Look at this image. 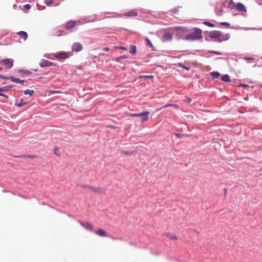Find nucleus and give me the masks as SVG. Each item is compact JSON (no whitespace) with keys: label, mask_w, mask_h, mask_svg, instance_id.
I'll list each match as a JSON object with an SVG mask.
<instances>
[{"label":"nucleus","mask_w":262,"mask_h":262,"mask_svg":"<svg viewBox=\"0 0 262 262\" xmlns=\"http://www.w3.org/2000/svg\"><path fill=\"white\" fill-rule=\"evenodd\" d=\"M22 157H26L29 159H34L36 158V156L33 155H28L27 156H23Z\"/></svg>","instance_id":"nucleus-27"},{"label":"nucleus","mask_w":262,"mask_h":262,"mask_svg":"<svg viewBox=\"0 0 262 262\" xmlns=\"http://www.w3.org/2000/svg\"><path fill=\"white\" fill-rule=\"evenodd\" d=\"M231 5H233V6H235L234 3L233 2L232 0H230L229 2V6L231 7Z\"/></svg>","instance_id":"nucleus-32"},{"label":"nucleus","mask_w":262,"mask_h":262,"mask_svg":"<svg viewBox=\"0 0 262 262\" xmlns=\"http://www.w3.org/2000/svg\"><path fill=\"white\" fill-rule=\"evenodd\" d=\"M13 85H7L4 87L0 88V92H7L10 89L12 88Z\"/></svg>","instance_id":"nucleus-16"},{"label":"nucleus","mask_w":262,"mask_h":262,"mask_svg":"<svg viewBox=\"0 0 262 262\" xmlns=\"http://www.w3.org/2000/svg\"><path fill=\"white\" fill-rule=\"evenodd\" d=\"M95 232L96 234L99 235L101 236L105 237L107 236V232L102 229H99Z\"/></svg>","instance_id":"nucleus-12"},{"label":"nucleus","mask_w":262,"mask_h":262,"mask_svg":"<svg viewBox=\"0 0 262 262\" xmlns=\"http://www.w3.org/2000/svg\"><path fill=\"white\" fill-rule=\"evenodd\" d=\"M149 114L150 113L148 111H145L140 114H132V117L137 118V119L134 120V121L137 122L136 126H138V128L137 129H135V132H137L138 129H141L142 124L148 119Z\"/></svg>","instance_id":"nucleus-1"},{"label":"nucleus","mask_w":262,"mask_h":262,"mask_svg":"<svg viewBox=\"0 0 262 262\" xmlns=\"http://www.w3.org/2000/svg\"><path fill=\"white\" fill-rule=\"evenodd\" d=\"M186 101L188 103H190L191 101V98H187Z\"/></svg>","instance_id":"nucleus-43"},{"label":"nucleus","mask_w":262,"mask_h":262,"mask_svg":"<svg viewBox=\"0 0 262 262\" xmlns=\"http://www.w3.org/2000/svg\"><path fill=\"white\" fill-rule=\"evenodd\" d=\"M126 58V57L125 56H123L122 57H119V58Z\"/></svg>","instance_id":"nucleus-47"},{"label":"nucleus","mask_w":262,"mask_h":262,"mask_svg":"<svg viewBox=\"0 0 262 262\" xmlns=\"http://www.w3.org/2000/svg\"><path fill=\"white\" fill-rule=\"evenodd\" d=\"M69 54L67 52H61L56 54L55 57L58 59H64L68 58Z\"/></svg>","instance_id":"nucleus-7"},{"label":"nucleus","mask_w":262,"mask_h":262,"mask_svg":"<svg viewBox=\"0 0 262 262\" xmlns=\"http://www.w3.org/2000/svg\"><path fill=\"white\" fill-rule=\"evenodd\" d=\"M204 24L209 27H214V24L210 23V22H208V21H204Z\"/></svg>","instance_id":"nucleus-26"},{"label":"nucleus","mask_w":262,"mask_h":262,"mask_svg":"<svg viewBox=\"0 0 262 262\" xmlns=\"http://www.w3.org/2000/svg\"><path fill=\"white\" fill-rule=\"evenodd\" d=\"M76 24V21L74 20H70L68 22L66 25V27L67 29H71L73 28Z\"/></svg>","instance_id":"nucleus-10"},{"label":"nucleus","mask_w":262,"mask_h":262,"mask_svg":"<svg viewBox=\"0 0 262 262\" xmlns=\"http://www.w3.org/2000/svg\"><path fill=\"white\" fill-rule=\"evenodd\" d=\"M154 76L153 75H140L138 76V78H143L144 79H152L154 78Z\"/></svg>","instance_id":"nucleus-21"},{"label":"nucleus","mask_w":262,"mask_h":262,"mask_svg":"<svg viewBox=\"0 0 262 262\" xmlns=\"http://www.w3.org/2000/svg\"><path fill=\"white\" fill-rule=\"evenodd\" d=\"M179 66L180 67H182V68H185V66H184L182 64V63H179Z\"/></svg>","instance_id":"nucleus-44"},{"label":"nucleus","mask_w":262,"mask_h":262,"mask_svg":"<svg viewBox=\"0 0 262 262\" xmlns=\"http://www.w3.org/2000/svg\"><path fill=\"white\" fill-rule=\"evenodd\" d=\"M0 96H2L3 97H5L6 99H8V96L4 94H2V93H0Z\"/></svg>","instance_id":"nucleus-37"},{"label":"nucleus","mask_w":262,"mask_h":262,"mask_svg":"<svg viewBox=\"0 0 262 262\" xmlns=\"http://www.w3.org/2000/svg\"><path fill=\"white\" fill-rule=\"evenodd\" d=\"M176 135L177 136H178V137H181V135H179V134H176Z\"/></svg>","instance_id":"nucleus-49"},{"label":"nucleus","mask_w":262,"mask_h":262,"mask_svg":"<svg viewBox=\"0 0 262 262\" xmlns=\"http://www.w3.org/2000/svg\"><path fill=\"white\" fill-rule=\"evenodd\" d=\"M24 8L26 10H29L30 9V6L29 4H26V5H24Z\"/></svg>","instance_id":"nucleus-36"},{"label":"nucleus","mask_w":262,"mask_h":262,"mask_svg":"<svg viewBox=\"0 0 262 262\" xmlns=\"http://www.w3.org/2000/svg\"><path fill=\"white\" fill-rule=\"evenodd\" d=\"M82 187L84 188L89 189L91 190V188H92L93 187L91 186L90 185H83L82 186Z\"/></svg>","instance_id":"nucleus-29"},{"label":"nucleus","mask_w":262,"mask_h":262,"mask_svg":"<svg viewBox=\"0 0 262 262\" xmlns=\"http://www.w3.org/2000/svg\"><path fill=\"white\" fill-rule=\"evenodd\" d=\"M163 235L169 238L170 239L172 240H177L178 238L177 237L173 234L169 233V232H165L163 233Z\"/></svg>","instance_id":"nucleus-11"},{"label":"nucleus","mask_w":262,"mask_h":262,"mask_svg":"<svg viewBox=\"0 0 262 262\" xmlns=\"http://www.w3.org/2000/svg\"><path fill=\"white\" fill-rule=\"evenodd\" d=\"M50 93H51L52 94H57V93H61V92L59 91H50Z\"/></svg>","instance_id":"nucleus-31"},{"label":"nucleus","mask_w":262,"mask_h":262,"mask_svg":"<svg viewBox=\"0 0 262 262\" xmlns=\"http://www.w3.org/2000/svg\"><path fill=\"white\" fill-rule=\"evenodd\" d=\"M72 51L74 52H79L83 49L82 45L79 42H75L72 46Z\"/></svg>","instance_id":"nucleus-5"},{"label":"nucleus","mask_w":262,"mask_h":262,"mask_svg":"<svg viewBox=\"0 0 262 262\" xmlns=\"http://www.w3.org/2000/svg\"><path fill=\"white\" fill-rule=\"evenodd\" d=\"M136 53V47L134 45H132V55L135 54Z\"/></svg>","instance_id":"nucleus-28"},{"label":"nucleus","mask_w":262,"mask_h":262,"mask_svg":"<svg viewBox=\"0 0 262 262\" xmlns=\"http://www.w3.org/2000/svg\"><path fill=\"white\" fill-rule=\"evenodd\" d=\"M0 79H10V77H8L0 75Z\"/></svg>","instance_id":"nucleus-30"},{"label":"nucleus","mask_w":262,"mask_h":262,"mask_svg":"<svg viewBox=\"0 0 262 262\" xmlns=\"http://www.w3.org/2000/svg\"><path fill=\"white\" fill-rule=\"evenodd\" d=\"M239 86H244V87H247V85L246 84H241Z\"/></svg>","instance_id":"nucleus-46"},{"label":"nucleus","mask_w":262,"mask_h":262,"mask_svg":"<svg viewBox=\"0 0 262 262\" xmlns=\"http://www.w3.org/2000/svg\"><path fill=\"white\" fill-rule=\"evenodd\" d=\"M145 39H146V41H147V45H148V46H149L151 48H153V47H154V46H153V45H152V44L151 42L150 41V40L148 38H147V37L145 38Z\"/></svg>","instance_id":"nucleus-25"},{"label":"nucleus","mask_w":262,"mask_h":262,"mask_svg":"<svg viewBox=\"0 0 262 262\" xmlns=\"http://www.w3.org/2000/svg\"><path fill=\"white\" fill-rule=\"evenodd\" d=\"M185 69H186L187 71H189V69H190V68H187V67H185Z\"/></svg>","instance_id":"nucleus-48"},{"label":"nucleus","mask_w":262,"mask_h":262,"mask_svg":"<svg viewBox=\"0 0 262 262\" xmlns=\"http://www.w3.org/2000/svg\"><path fill=\"white\" fill-rule=\"evenodd\" d=\"M138 15L137 12L135 11H132V16H137Z\"/></svg>","instance_id":"nucleus-38"},{"label":"nucleus","mask_w":262,"mask_h":262,"mask_svg":"<svg viewBox=\"0 0 262 262\" xmlns=\"http://www.w3.org/2000/svg\"><path fill=\"white\" fill-rule=\"evenodd\" d=\"M54 150V154L57 156H60V151L59 150V149L58 147H55L53 149Z\"/></svg>","instance_id":"nucleus-22"},{"label":"nucleus","mask_w":262,"mask_h":262,"mask_svg":"<svg viewBox=\"0 0 262 262\" xmlns=\"http://www.w3.org/2000/svg\"><path fill=\"white\" fill-rule=\"evenodd\" d=\"M224 190H225V193H226V191H227V189H226V188H225V189H224Z\"/></svg>","instance_id":"nucleus-50"},{"label":"nucleus","mask_w":262,"mask_h":262,"mask_svg":"<svg viewBox=\"0 0 262 262\" xmlns=\"http://www.w3.org/2000/svg\"><path fill=\"white\" fill-rule=\"evenodd\" d=\"M91 190L94 192L100 194H104L105 193V189L102 187H92L91 188Z\"/></svg>","instance_id":"nucleus-6"},{"label":"nucleus","mask_w":262,"mask_h":262,"mask_svg":"<svg viewBox=\"0 0 262 262\" xmlns=\"http://www.w3.org/2000/svg\"><path fill=\"white\" fill-rule=\"evenodd\" d=\"M17 34L21 38L24 39V40H26L28 38V34L25 31H19L17 33Z\"/></svg>","instance_id":"nucleus-14"},{"label":"nucleus","mask_w":262,"mask_h":262,"mask_svg":"<svg viewBox=\"0 0 262 262\" xmlns=\"http://www.w3.org/2000/svg\"><path fill=\"white\" fill-rule=\"evenodd\" d=\"M116 48L126 50V48L125 47H116Z\"/></svg>","instance_id":"nucleus-42"},{"label":"nucleus","mask_w":262,"mask_h":262,"mask_svg":"<svg viewBox=\"0 0 262 262\" xmlns=\"http://www.w3.org/2000/svg\"><path fill=\"white\" fill-rule=\"evenodd\" d=\"M261 87L262 88V84H261Z\"/></svg>","instance_id":"nucleus-52"},{"label":"nucleus","mask_w":262,"mask_h":262,"mask_svg":"<svg viewBox=\"0 0 262 262\" xmlns=\"http://www.w3.org/2000/svg\"><path fill=\"white\" fill-rule=\"evenodd\" d=\"M62 33H63V31H62V30H58L57 32V36H60Z\"/></svg>","instance_id":"nucleus-34"},{"label":"nucleus","mask_w":262,"mask_h":262,"mask_svg":"<svg viewBox=\"0 0 262 262\" xmlns=\"http://www.w3.org/2000/svg\"><path fill=\"white\" fill-rule=\"evenodd\" d=\"M211 75L214 78H217L220 77V74L217 72H213L210 73Z\"/></svg>","instance_id":"nucleus-20"},{"label":"nucleus","mask_w":262,"mask_h":262,"mask_svg":"<svg viewBox=\"0 0 262 262\" xmlns=\"http://www.w3.org/2000/svg\"><path fill=\"white\" fill-rule=\"evenodd\" d=\"M34 93V91L33 90H31L27 89L24 91L25 95H29L30 96H32Z\"/></svg>","instance_id":"nucleus-18"},{"label":"nucleus","mask_w":262,"mask_h":262,"mask_svg":"<svg viewBox=\"0 0 262 262\" xmlns=\"http://www.w3.org/2000/svg\"><path fill=\"white\" fill-rule=\"evenodd\" d=\"M168 106H176V107H177V105H174V104H166V105H165L164 106H163V107H168Z\"/></svg>","instance_id":"nucleus-35"},{"label":"nucleus","mask_w":262,"mask_h":262,"mask_svg":"<svg viewBox=\"0 0 262 262\" xmlns=\"http://www.w3.org/2000/svg\"><path fill=\"white\" fill-rule=\"evenodd\" d=\"M221 25L222 26H226L227 27H229L230 26V24L227 22L221 23Z\"/></svg>","instance_id":"nucleus-33"},{"label":"nucleus","mask_w":262,"mask_h":262,"mask_svg":"<svg viewBox=\"0 0 262 262\" xmlns=\"http://www.w3.org/2000/svg\"><path fill=\"white\" fill-rule=\"evenodd\" d=\"M202 34V31L201 29L199 28H195L190 34L186 36L185 39L186 40H190L200 39L203 37Z\"/></svg>","instance_id":"nucleus-2"},{"label":"nucleus","mask_w":262,"mask_h":262,"mask_svg":"<svg viewBox=\"0 0 262 262\" xmlns=\"http://www.w3.org/2000/svg\"><path fill=\"white\" fill-rule=\"evenodd\" d=\"M172 35L169 32L165 33L163 36L165 41H170L172 39Z\"/></svg>","instance_id":"nucleus-13"},{"label":"nucleus","mask_w":262,"mask_h":262,"mask_svg":"<svg viewBox=\"0 0 262 262\" xmlns=\"http://www.w3.org/2000/svg\"><path fill=\"white\" fill-rule=\"evenodd\" d=\"M26 104V102H24V100L23 99H20V101L17 104V105L18 106V107H21L23 105H25Z\"/></svg>","instance_id":"nucleus-24"},{"label":"nucleus","mask_w":262,"mask_h":262,"mask_svg":"<svg viewBox=\"0 0 262 262\" xmlns=\"http://www.w3.org/2000/svg\"><path fill=\"white\" fill-rule=\"evenodd\" d=\"M10 79H11L12 81L17 83H21L25 81V80H20L19 78L13 77H10Z\"/></svg>","instance_id":"nucleus-15"},{"label":"nucleus","mask_w":262,"mask_h":262,"mask_svg":"<svg viewBox=\"0 0 262 262\" xmlns=\"http://www.w3.org/2000/svg\"><path fill=\"white\" fill-rule=\"evenodd\" d=\"M7 69H10L13 66V60L12 59H3L1 61Z\"/></svg>","instance_id":"nucleus-4"},{"label":"nucleus","mask_w":262,"mask_h":262,"mask_svg":"<svg viewBox=\"0 0 262 262\" xmlns=\"http://www.w3.org/2000/svg\"><path fill=\"white\" fill-rule=\"evenodd\" d=\"M82 225L86 228L88 229H91L92 230L93 229V226L92 225L89 223H83L82 224Z\"/></svg>","instance_id":"nucleus-19"},{"label":"nucleus","mask_w":262,"mask_h":262,"mask_svg":"<svg viewBox=\"0 0 262 262\" xmlns=\"http://www.w3.org/2000/svg\"><path fill=\"white\" fill-rule=\"evenodd\" d=\"M222 80L225 82H229L230 81V78L228 75L225 74L222 76L221 77Z\"/></svg>","instance_id":"nucleus-17"},{"label":"nucleus","mask_w":262,"mask_h":262,"mask_svg":"<svg viewBox=\"0 0 262 262\" xmlns=\"http://www.w3.org/2000/svg\"><path fill=\"white\" fill-rule=\"evenodd\" d=\"M2 68H0V71H2Z\"/></svg>","instance_id":"nucleus-51"},{"label":"nucleus","mask_w":262,"mask_h":262,"mask_svg":"<svg viewBox=\"0 0 262 262\" xmlns=\"http://www.w3.org/2000/svg\"><path fill=\"white\" fill-rule=\"evenodd\" d=\"M209 36L210 37L214 39L217 42H222V41L227 39V38H223L221 32L219 31H212L210 32L209 33Z\"/></svg>","instance_id":"nucleus-3"},{"label":"nucleus","mask_w":262,"mask_h":262,"mask_svg":"<svg viewBox=\"0 0 262 262\" xmlns=\"http://www.w3.org/2000/svg\"><path fill=\"white\" fill-rule=\"evenodd\" d=\"M210 52L214 53L216 55H221V53H220L219 52H217V51H211Z\"/></svg>","instance_id":"nucleus-39"},{"label":"nucleus","mask_w":262,"mask_h":262,"mask_svg":"<svg viewBox=\"0 0 262 262\" xmlns=\"http://www.w3.org/2000/svg\"><path fill=\"white\" fill-rule=\"evenodd\" d=\"M245 59L246 60H253V58H251V57H246V58H245Z\"/></svg>","instance_id":"nucleus-40"},{"label":"nucleus","mask_w":262,"mask_h":262,"mask_svg":"<svg viewBox=\"0 0 262 262\" xmlns=\"http://www.w3.org/2000/svg\"><path fill=\"white\" fill-rule=\"evenodd\" d=\"M53 3V0H45V4L47 6H50Z\"/></svg>","instance_id":"nucleus-23"},{"label":"nucleus","mask_w":262,"mask_h":262,"mask_svg":"<svg viewBox=\"0 0 262 262\" xmlns=\"http://www.w3.org/2000/svg\"><path fill=\"white\" fill-rule=\"evenodd\" d=\"M121 154H125V155H129V153L128 152H126L125 151H122Z\"/></svg>","instance_id":"nucleus-41"},{"label":"nucleus","mask_w":262,"mask_h":262,"mask_svg":"<svg viewBox=\"0 0 262 262\" xmlns=\"http://www.w3.org/2000/svg\"><path fill=\"white\" fill-rule=\"evenodd\" d=\"M235 8L237 11L240 12H246L247 11L245 6L241 3H238L235 5Z\"/></svg>","instance_id":"nucleus-8"},{"label":"nucleus","mask_w":262,"mask_h":262,"mask_svg":"<svg viewBox=\"0 0 262 262\" xmlns=\"http://www.w3.org/2000/svg\"><path fill=\"white\" fill-rule=\"evenodd\" d=\"M103 50H104V51H109V50H110V48H104L103 49Z\"/></svg>","instance_id":"nucleus-45"},{"label":"nucleus","mask_w":262,"mask_h":262,"mask_svg":"<svg viewBox=\"0 0 262 262\" xmlns=\"http://www.w3.org/2000/svg\"><path fill=\"white\" fill-rule=\"evenodd\" d=\"M39 65L41 67H46L53 66V63L49 60L43 59L40 62Z\"/></svg>","instance_id":"nucleus-9"}]
</instances>
